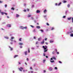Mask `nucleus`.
Instances as JSON below:
<instances>
[{
	"instance_id": "f257e3e1",
	"label": "nucleus",
	"mask_w": 73,
	"mask_h": 73,
	"mask_svg": "<svg viewBox=\"0 0 73 73\" xmlns=\"http://www.w3.org/2000/svg\"><path fill=\"white\" fill-rule=\"evenodd\" d=\"M45 48L44 50V52H46L48 50V47L46 46H45Z\"/></svg>"
},
{
	"instance_id": "de8ad7c7",
	"label": "nucleus",
	"mask_w": 73,
	"mask_h": 73,
	"mask_svg": "<svg viewBox=\"0 0 73 73\" xmlns=\"http://www.w3.org/2000/svg\"><path fill=\"white\" fill-rule=\"evenodd\" d=\"M43 56H44V57L45 56V54L44 53H43Z\"/></svg>"
},
{
	"instance_id": "5701e85b",
	"label": "nucleus",
	"mask_w": 73,
	"mask_h": 73,
	"mask_svg": "<svg viewBox=\"0 0 73 73\" xmlns=\"http://www.w3.org/2000/svg\"><path fill=\"white\" fill-rule=\"evenodd\" d=\"M40 31L41 32H44V31H43L42 30H40Z\"/></svg>"
},
{
	"instance_id": "052dcab7",
	"label": "nucleus",
	"mask_w": 73,
	"mask_h": 73,
	"mask_svg": "<svg viewBox=\"0 0 73 73\" xmlns=\"http://www.w3.org/2000/svg\"><path fill=\"white\" fill-rule=\"evenodd\" d=\"M34 39H36V37L35 36H34Z\"/></svg>"
},
{
	"instance_id": "5fc2aeb1",
	"label": "nucleus",
	"mask_w": 73,
	"mask_h": 73,
	"mask_svg": "<svg viewBox=\"0 0 73 73\" xmlns=\"http://www.w3.org/2000/svg\"><path fill=\"white\" fill-rule=\"evenodd\" d=\"M26 11H27V10H24V12H26Z\"/></svg>"
},
{
	"instance_id": "423d86ee",
	"label": "nucleus",
	"mask_w": 73,
	"mask_h": 73,
	"mask_svg": "<svg viewBox=\"0 0 73 73\" xmlns=\"http://www.w3.org/2000/svg\"><path fill=\"white\" fill-rule=\"evenodd\" d=\"M20 29H24V27H23L22 26H20Z\"/></svg>"
},
{
	"instance_id": "7c9ffc66",
	"label": "nucleus",
	"mask_w": 73,
	"mask_h": 73,
	"mask_svg": "<svg viewBox=\"0 0 73 73\" xmlns=\"http://www.w3.org/2000/svg\"><path fill=\"white\" fill-rule=\"evenodd\" d=\"M11 9L13 10H15V9L13 7H12L11 8Z\"/></svg>"
},
{
	"instance_id": "c03bdc74",
	"label": "nucleus",
	"mask_w": 73,
	"mask_h": 73,
	"mask_svg": "<svg viewBox=\"0 0 73 73\" xmlns=\"http://www.w3.org/2000/svg\"><path fill=\"white\" fill-rule=\"evenodd\" d=\"M5 8H7V5H5Z\"/></svg>"
},
{
	"instance_id": "473e14b6",
	"label": "nucleus",
	"mask_w": 73,
	"mask_h": 73,
	"mask_svg": "<svg viewBox=\"0 0 73 73\" xmlns=\"http://www.w3.org/2000/svg\"><path fill=\"white\" fill-rule=\"evenodd\" d=\"M53 29H54V27H52L51 29V31H52V30H53Z\"/></svg>"
},
{
	"instance_id": "e433bc0d",
	"label": "nucleus",
	"mask_w": 73,
	"mask_h": 73,
	"mask_svg": "<svg viewBox=\"0 0 73 73\" xmlns=\"http://www.w3.org/2000/svg\"><path fill=\"white\" fill-rule=\"evenodd\" d=\"M14 38V37H11V39H13Z\"/></svg>"
},
{
	"instance_id": "338daca9",
	"label": "nucleus",
	"mask_w": 73,
	"mask_h": 73,
	"mask_svg": "<svg viewBox=\"0 0 73 73\" xmlns=\"http://www.w3.org/2000/svg\"><path fill=\"white\" fill-rule=\"evenodd\" d=\"M46 31H47H47H48V29H46Z\"/></svg>"
},
{
	"instance_id": "774afa93",
	"label": "nucleus",
	"mask_w": 73,
	"mask_h": 73,
	"mask_svg": "<svg viewBox=\"0 0 73 73\" xmlns=\"http://www.w3.org/2000/svg\"><path fill=\"white\" fill-rule=\"evenodd\" d=\"M30 69H32V67H30Z\"/></svg>"
},
{
	"instance_id": "72a5a7b5",
	"label": "nucleus",
	"mask_w": 73,
	"mask_h": 73,
	"mask_svg": "<svg viewBox=\"0 0 73 73\" xmlns=\"http://www.w3.org/2000/svg\"><path fill=\"white\" fill-rule=\"evenodd\" d=\"M28 53H30V50H29V48H28Z\"/></svg>"
},
{
	"instance_id": "2f4dec72",
	"label": "nucleus",
	"mask_w": 73,
	"mask_h": 73,
	"mask_svg": "<svg viewBox=\"0 0 73 73\" xmlns=\"http://www.w3.org/2000/svg\"><path fill=\"white\" fill-rule=\"evenodd\" d=\"M72 23H73V17L72 18Z\"/></svg>"
},
{
	"instance_id": "c756f323",
	"label": "nucleus",
	"mask_w": 73,
	"mask_h": 73,
	"mask_svg": "<svg viewBox=\"0 0 73 73\" xmlns=\"http://www.w3.org/2000/svg\"><path fill=\"white\" fill-rule=\"evenodd\" d=\"M52 54H55V52H54V51H53L52 52Z\"/></svg>"
},
{
	"instance_id": "0eeeda50",
	"label": "nucleus",
	"mask_w": 73,
	"mask_h": 73,
	"mask_svg": "<svg viewBox=\"0 0 73 73\" xmlns=\"http://www.w3.org/2000/svg\"><path fill=\"white\" fill-rule=\"evenodd\" d=\"M19 56L18 55H15L14 56V58H16V57H18Z\"/></svg>"
},
{
	"instance_id": "79ce46f5",
	"label": "nucleus",
	"mask_w": 73,
	"mask_h": 73,
	"mask_svg": "<svg viewBox=\"0 0 73 73\" xmlns=\"http://www.w3.org/2000/svg\"><path fill=\"white\" fill-rule=\"evenodd\" d=\"M66 2H67L66 1H64V3H66Z\"/></svg>"
},
{
	"instance_id": "6e6552de",
	"label": "nucleus",
	"mask_w": 73,
	"mask_h": 73,
	"mask_svg": "<svg viewBox=\"0 0 73 73\" xmlns=\"http://www.w3.org/2000/svg\"><path fill=\"white\" fill-rule=\"evenodd\" d=\"M41 44H44V40H43V41L41 42Z\"/></svg>"
},
{
	"instance_id": "ea45409f",
	"label": "nucleus",
	"mask_w": 73,
	"mask_h": 73,
	"mask_svg": "<svg viewBox=\"0 0 73 73\" xmlns=\"http://www.w3.org/2000/svg\"><path fill=\"white\" fill-rule=\"evenodd\" d=\"M31 19L32 20H33L34 19V18H33V17H31Z\"/></svg>"
},
{
	"instance_id": "e2e57ef3",
	"label": "nucleus",
	"mask_w": 73,
	"mask_h": 73,
	"mask_svg": "<svg viewBox=\"0 0 73 73\" xmlns=\"http://www.w3.org/2000/svg\"><path fill=\"white\" fill-rule=\"evenodd\" d=\"M7 18H8V19H9V16H7Z\"/></svg>"
},
{
	"instance_id": "6e6d98bb",
	"label": "nucleus",
	"mask_w": 73,
	"mask_h": 73,
	"mask_svg": "<svg viewBox=\"0 0 73 73\" xmlns=\"http://www.w3.org/2000/svg\"><path fill=\"white\" fill-rule=\"evenodd\" d=\"M46 72V71L45 70H44V73H45V72Z\"/></svg>"
},
{
	"instance_id": "f8f14e48",
	"label": "nucleus",
	"mask_w": 73,
	"mask_h": 73,
	"mask_svg": "<svg viewBox=\"0 0 73 73\" xmlns=\"http://www.w3.org/2000/svg\"><path fill=\"white\" fill-rule=\"evenodd\" d=\"M52 58H53V59H54V60H56V58L54 56L52 57Z\"/></svg>"
},
{
	"instance_id": "37998d69",
	"label": "nucleus",
	"mask_w": 73,
	"mask_h": 73,
	"mask_svg": "<svg viewBox=\"0 0 73 73\" xmlns=\"http://www.w3.org/2000/svg\"><path fill=\"white\" fill-rule=\"evenodd\" d=\"M55 69H56V70L57 69V67H55Z\"/></svg>"
},
{
	"instance_id": "680f3d73",
	"label": "nucleus",
	"mask_w": 73,
	"mask_h": 73,
	"mask_svg": "<svg viewBox=\"0 0 73 73\" xmlns=\"http://www.w3.org/2000/svg\"><path fill=\"white\" fill-rule=\"evenodd\" d=\"M51 60H53V58H51L50 59Z\"/></svg>"
},
{
	"instance_id": "412c9836",
	"label": "nucleus",
	"mask_w": 73,
	"mask_h": 73,
	"mask_svg": "<svg viewBox=\"0 0 73 73\" xmlns=\"http://www.w3.org/2000/svg\"><path fill=\"white\" fill-rule=\"evenodd\" d=\"M50 62H52V63H53V62H54V60H50Z\"/></svg>"
},
{
	"instance_id": "7ed1b4c3",
	"label": "nucleus",
	"mask_w": 73,
	"mask_h": 73,
	"mask_svg": "<svg viewBox=\"0 0 73 73\" xmlns=\"http://www.w3.org/2000/svg\"><path fill=\"white\" fill-rule=\"evenodd\" d=\"M1 13L2 15H4V14H5L6 15H8V13H4L3 12H1Z\"/></svg>"
},
{
	"instance_id": "2eb2a0df",
	"label": "nucleus",
	"mask_w": 73,
	"mask_h": 73,
	"mask_svg": "<svg viewBox=\"0 0 73 73\" xmlns=\"http://www.w3.org/2000/svg\"><path fill=\"white\" fill-rule=\"evenodd\" d=\"M9 48H10V50H13V48H11V46H9Z\"/></svg>"
},
{
	"instance_id": "1a4fd4ad",
	"label": "nucleus",
	"mask_w": 73,
	"mask_h": 73,
	"mask_svg": "<svg viewBox=\"0 0 73 73\" xmlns=\"http://www.w3.org/2000/svg\"><path fill=\"white\" fill-rule=\"evenodd\" d=\"M71 19H72V17H70V18H67V20H70Z\"/></svg>"
},
{
	"instance_id": "f03ea898",
	"label": "nucleus",
	"mask_w": 73,
	"mask_h": 73,
	"mask_svg": "<svg viewBox=\"0 0 73 73\" xmlns=\"http://www.w3.org/2000/svg\"><path fill=\"white\" fill-rule=\"evenodd\" d=\"M18 69L21 72H22V70H23V69H24V68L22 67H21L20 68H19Z\"/></svg>"
},
{
	"instance_id": "6ab92c4d",
	"label": "nucleus",
	"mask_w": 73,
	"mask_h": 73,
	"mask_svg": "<svg viewBox=\"0 0 73 73\" xmlns=\"http://www.w3.org/2000/svg\"><path fill=\"white\" fill-rule=\"evenodd\" d=\"M41 39V38H38V41H40Z\"/></svg>"
},
{
	"instance_id": "393cba45",
	"label": "nucleus",
	"mask_w": 73,
	"mask_h": 73,
	"mask_svg": "<svg viewBox=\"0 0 73 73\" xmlns=\"http://www.w3.org/2000/svg\"><path fill=\"white\" fill-rule=\"evenodd\" d=\"M5 38H6V39H8L9 38L8 37H5Z\"/></svg>"
},
{
	"instance_id": "b1692460",
	"label": "nucleus",
	"mask_w": 73,
	"mask_h": 73,
	"mask_svg": "<svg viewBox=\"0 0 73 73\" xmlns=\"http://www.w3.org/2000/svg\"><path fill=\"white\" fill-rule=\"evenodd\" d=\"M67 7L68 8H69V7H70V5L68 4L67 5Z\"/></svg>"
},
{
	"instance_id": "20e7f679",
	"label": "nucleus",
	"mask_w": 73,
	"mask_h": 73,
	"mask_svg": "<svg viewBox=\"0 0 73 73\" xmlns=\"http://www.w3.org/2000/svg\"><path fill=\"white\" fill-rule=\"evenodd\" d=\"M7 27H9V28H10V27H11V25L8 24L7 25Z\"/></svg>"
},
{
	"instance_id": "a878e982",
	"label": "nucleus",
	"mask_w": 73,
	"mask_h": 73,
	"mask_svg": "<svg viewBox=\"0 0 73 73\" xmlns=\"http://www.w3.org/2000/svg\"><path fill=\"white\" fill-rule=\"evenodd\" d=\"M33 32H36V30L35 29H34L33 31Z\"/></svg>"
},
{
	"instance_id": "4c0bfd02",
	"label": "nucleus",
	"mask_w": 73,
	"mask_h": 73,
	"mask_svg": "<svg viewBox=\"0 0 73 73\" xmlns=\"http://www.w3.org/2000/svg\"><path fill=\"white\" fill-rule=\"evenodd\" d=\"M70 36L71 37H73V34H71L70 35Z\"/></svg>"
},
{
	"instance_id": "864d4df0",
	"label": "nucleus",
	"mask_w": 73,
	"mask_h": 73,
	"mask_svg": "<svg viewBox=\"0 0 73 73\" xmlns=\"http://www.w3.org/2000/svg\"><path fill=\"white\" fill-rule=\"evenodd\" d=\"M23 48V46H20V48Z\"/></svg>"
},
{
	"instance_id": "4be33fe9",
	"label": "nucleus",
	"mask_w": 73,
	"mask_h": 73,
	"mask_svg": "<svg viewBox=\"0 0 73 73\" xmlns=\"http://www.w3.org/2000/svg\"><path fill=\"white\" fill-rule=\"evenodd\" d=\"M28 17H31V15H29L28 16H27Z\"/></svg>"
},
{
	"instance_id": "09e8293b",
	"label": "nucleus",
	"mask_w": 73,
	"mask_h": 73,
	"mask_svg": "<svg viewBox=\"0 0 73 73\" xmlns=\"http://www.w3.org/2000/svg\"><path fill=\"white\" fill-rule=\"evenodd\" d=\"M27 60L28 61H29V59H28V58H27Z\"/></svg>"
},
{
	"instance_id": "58836bf2",
	"label": "nucleus",
	"mask_w": 73,
	"mask_h": 73,
	"mask_svg": "<svg viewBox=\"0 0 73 73\" xmlns=\"http://www.w3.org/2000/svg\"><path fill=\"white\" fill-rule=\"evenodd\" d=\"M38 42L37 41L36 42V44H38Z\"/></svg>"
},
{
	"instance_id": "9d476101",
	"label": "nucleus",
	"mask_w": 73,
	"mask_h": 73,
	"mask_svg": "<svg viewBox=\"0 0 73 73\" xmlns=\"http://www.w3.org/2000/svg\"><path fill=\"white\" fill-rule=\"evenodd\" d=\"M47 11H46V9H45L44 11L43 12L44 13H46V12Z\"/></svg>"
},
{
	"instance_id": "c85d7f7f",
	"label": "nucleus",
	"mask_w": 73,
	"mask_h": 73,
	"mask_svg": "<svg viewBox=\"0 0 73 73\" xmlns=\"http://www.w3.org/2000/svg\"><path fill=\"white\" fill-rule=\"evenodd\" d=\"M42 47L43 48H44V50H45V46H43Z\"/></svg>"
},
{
	"instance_id": "a18cd8bd",
	"label": "nucleus",
	"mask_w": 73,
	"mask_h": 73,
	"mask_svg": "<svg viewBox=\"0 0 73 73\" xmlns=\"http://www.w3.org/2000/svg\"><path fill=\"white\" fill-rule=\"evenodd\" d=\"M46 17V15H44V17L45 18V17Z\"/></svg>"
},
{
	"instance_id": "c9c22d12",
	"label": "nucleus",
	"mask_w": 73,
	"mask_h": 73,
	"mask_svg": "<svg viewBox=\"0 0 73 73\" xmlns=\"http://www.w3.org/2000/svg\"><path fill=\"white\" fill-rule=\"evenodd\" d=\"M58 62L60 64H61L62 63V62L61 61H59Z\"/></svg>"
},
{
	"instance_id": "69168bd1",
	"label": "nucleus",
	"mask_w": 73,
	"mask_h": 73,
	"mask_svg": "<svg viewBox=\"0 0 73 73\" xmlns=\"http://www.w3.org/2000/svg\"><path fill=\"white\" fill-rule=\"evenodd\" d=\"M24 6H26V4H24Z\"/></svg>"
},
{
	"instance_id": "4468645a",
	"label": "nucleus",
	"mask_w": 73,
	"mask_h": 73,
	"mask_svg": "<svg viewBox=\"0 0 73 73\" xmlns=\"http://www.w3.org/2000/svg\"><path fill=\"white\" fill-rule=\"evenodd\" d=\"M24 53L25 55H27V51H25V52Z\"/></svg>"
},
{
	"instance_id": "ddd939ff",
	"label": "nucleus",
	"mask_w": 73,
	"mask_h": 73,
	"mask_svg": "<svg viewBox=\"0 0 73 73\" xmlns=\"http://www.w3.org/2000/svg\"><path fill=\"white\" fill-rule=\"evenodd\" d=\"M20 16V15L18 14H16V17H18Z\"/></svg>"
},
{
	"instance_id": "13d9d810",
	"label": "nucleus",
	"mask_w": 73,
	"mask_h": 73,
	"mask_svg": "<svg viewBox=\"0 0 73 73\" xmlns=\"http://www.w3.org/2000/svg\"><path fill=\"white\" fill-rule=\"evenodd\" d=\"M57 53L58 54H59V52H57Z\"/></svg>"
},
{
	"instance_id": "f704fd0d",
	"label": "nucleus",
	"mask_w": 73,
	"mask_h": 73,
	"mask_svg": "<svg viewBox=\"0 0 73 73\" xmlns=\"http://www.w3.org/2000/svg\"><path fill=\"white\" fill-rule=\"evenodd\" d=\"M24 29H27V27H24Z\"/></svg>"
},
{
	"instance_id": "0e129e2a",
	"label": "nucleus",
	"mask_w": 73,
	"mask_h": 73,
	"mask_svg": "<svg viewBox=\"0 0 73 73\" xmlns=\"http://www.w3.org/2000/svg\"><path fill=\"white\" fill-rule=\"evenodd\" d=\"M46 58H48V57L47 56H46Z\"/></svg>"
},
{
	"instance_id": "a211bd4d",
	"label": "nucleus",
	"mask_w": 73,
	"mask_h": 73,
	"mask_svg": "<svg viewBox=\"0 0 73 73\" xmlns=\"http://www.w3.org/2000/svg\"><path fill=\"white\" fill-rule=\"evenodd\" d=\"M19 45H22L23 44V43H19Z\"/></svg>"
},
{
	"instance_id": "bb28decb",
	"label": "nucleus",
	"mask_w": 73,
	"mask_h": 73,
	"mask_svg": "<svg viewBox=\"0 0 73 73\" xmlns=\"http://www.w3.org/2000/svg\"><path fill=\"white\" fill-rule=\"evenodd\" d=\"M46 24L47 25H48V26H49V23H46Z\"/></svg>"
},
{
	"instance_id": "4d7b16f0",
	"label": "nucleus",
	"mask_w": 73,
	"mask_h": 73,
	"mask_svg": "<svg viewBox=\"0 0 73 73\" xmlns=\"http://www.w3.org/2000/svg\"><path fill=\"white\" fill-rule=\"evenodd\" d=\"M55 5H56V6H57V3H56V4H55Z\"/></svg>"
},
{
	"instance_id": "9b49d317",
	"label": "nucleus",
	"mask_w": 73,
	"mask_h": 73,
	"mask_svg": "<svg viewBox=\"0 0 73 73\" xmlns=\"http://www.w3.org/2000/svg\"><path fill=\"white\" fill-rule=\"evenodd\" d=\"M36 28H38V29H40V26H37Z\"/></svg>"
},
{
	"instance_id": "39448f33",
	"label": "nucleus",
	"mask_w": 73,
	"mask_h": 73,
	"mask_svg": "<svg viewBox=\"0 0 73 73\" xmlns=\"http://www.w3.org/2000/svg\"><path fill=\"white\" fill-rule=\"evenodd\" d=\"M36 12L37 13H40V10H38L36 11Z\"/></svg>"
},
{
	"instance_id": "cd10ccee",
	"label": "nucleus",
	"mask_w": 73,
	"mask_h": 73,
	"mask_svg": "<svg viewBox=\"0 0 73 73\" xmlns=\"http://www.w3.org/2000/svg\"><path fill=\"white\" fill-rule=\"evenodd\" d=\"M19 41H21V38H20L19 39Z\"/></svg>"
},
{
	"instance_id": "bf43d9fd",
	"label": "nucleus",
	"mask_w": 73,
	"mask_h": 73,
	"mask_svg": "<svg viewBox=\"0 0 73 73\" xmlns=\"http://www.w3.org/2000/svg\"><path fill=\"white\" fill-rule=\"evenodd\" d=\"M31 73H33V71H31Z\"/></svg>"
},
{
	"instance_id": "aec40b11",
	"label": "nucleus",
	"mask_w": 73,
	"mask_h": 73,
	"mask_svg": "<svg viewBox=\"0 0 73 73\" xmlns=\"http://www.w3.org/2000/svg\"><path fill=\"white\" fill-rule=\"evenodd\" d=\"M54 42L53 40H50V43H52V42Z\"/></svg>"
},
{
	"instance_id": "603ef678",
	"label": "nucleus",
	"mask_w": 73,
	"mask_h": 73,
	"mask_svg": "<svg viewBox=\"0 0 73 73\" xmlns=\"http://www.w3.org/2000/svg\"><path fill=\"white\" fill-rule=\"evenodd\" d=\"M45 44H46V45H48V43L47 42H45Z\"/></svg>"
},
{
	"instance_id": "3c124183",
	"label": "nucleus",
	"mask_w": 73,
	"mask_h": 73,
	"mask_svg": "<svg viewBox=\"0 0 73 73\" xmlns=\"http://www.w3.org/2000/svg\"><path fill=\"white\" fill-rule=\"evenodd\" d=\"M3 2L1 1H0V3H2Z\"/></svg>"
},
{
	"instance_id": "49530a36",
	"label": "nucleus",
	"mask_w": 73,
	"mask_h": 73,
	"mask_svg": "<svg viewBox=\"0 0 73 73\" xmlns=\"http://www.w3.org/2000/svg\"><path fill=\"white\" fill-rule=\"evenodd\" d=\"M66 17V16H64L63 17V18H65Z\"/></svg>"
},
{
	"instance_id": "a19ab883",
	"label": "nucleus",
	"mask_w": 73,
	"mask_h": 73,
	"mask_svg": "<svg viewBox=\"0 0 73 73\" xmlns=\"http://www.w3.org/2000/svg\"><path fill=\"white\" fill-rule=\"evenodd\" d=\"M30 26L31 27H32V28H34V26H33L32 25H31Z\"/></svg>"
},
{
	"instance_id": "8fccbe9b",
	"label": "nucleus",
	"mask_w": 73,
	"mask_h": 73,
	"mask_svg": "<svg viewBox=\"0 0 73 73\" xmlns=\"http://www.w3.org/2000/svg\"><path fill=\"white\" fill-rule=\"evenodd\" d=\"M45 40V41H46V40H47V38H45V39H44Z\"/></svg>"
},
{
	"instance_id": "dca6fc26",
	"label": "nucleus",
	"mask_w": 73,
	"mask_h": 73,
	"mask_svg": "<svg viewBox=\"0 0 73 73\" xmlns=\"http://www.w3.org/2000/svg\"><path fill=\"white\" fill-rule=\"evenodd\" d=\"M49 70H50V71H52V68H49Z\"/></svg>"
},
{
	"instance_id": "f3484780",
	"label": "nucleus",
	"mask_w": 73,
	"mask_h": 73,
	"mask_svg": "<svg viewBox=\"0 0 73 73\" xmlns=\"http://www.w3.org/2000/svg\"><path fill=\"white\" fill-rule=\"evenodd\" d=\"M61 4V2H60L58 5V6H60V5Z\"/></svg>"
}]
</instances>
